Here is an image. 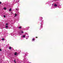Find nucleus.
Wrapping results in <instances>:
<instances>
[{
  "label": "nucleus",
  "mask_w": 63,
  "mask_h": 63,
  "mask_svg": "<svg viewBox=\"0 0 63 63\" xmlns=\"http://www.w3.org/2000/svg\"><path fill=\"white\" fill-rule=\"evenodd\" d=\"M9 49H11L12 48L11 47H10L9 48Z\"/></svg>",
  "instance_id": "423d86ee"
},
{
  "label": "nucleus",
  "mask_w": 63,
  "mask_h": 63,
  "mask_svg": "<svg viewBox=\"0 0 63 63\" xmlns=\"http://www.w3.org/2000/svg\"><path fill=\"white\" fill-rule=\"evenodd\" d=\"M16 54H17V53H16V52H15V55H16Z\"/></svg>",
  "instance_id": "7ed1b4c3"
},
{
  "label": "nucleus",
  "mask_w": 63,
  "mask_h": 63,
  "mask_svg": "<svg viewBox=\"0 0 63 63\" xmlns=\"http://www.w3.org/2000/svg\"><path fill=\"white\" fill-rule=\"evenodd\" d=\"M19 2V1H18V2Z\"/></svg>",
  "instance_id": "5701e85b"
},
{
  "label": "nucleus",
  "mask_w": 63,
  "mask_h": 63,
  "mask_svg": "<svg viewBox=\"0 0 63 63\" xmlns=\"http://www.w3.org/2000/svg\"><path fill=\"white\" fill-rule=\"evenodd\" d=\"M57 5L56 4H55L54 5V7H56Z\"/></svg>",
  "instance_id": "f03ea898"
},
{
  "label": "nucleus",
  "mask_w": 63,
  "mask_h": 63,
  "mask_svg": "<svg viewBox=\"0 0 63 63\" xmlns=\"http://www.w3.org/2000/svg\"><path fill=\"white\" fill-rule=\"evenodd\" d=\"M21 28V27H19V28L20 29V28Z\"/></svg>",
  "instance_id": "f8f14e48"
},
{
  "label": "nucleus",
  "mask_w": 63,
  "mask_h": 63,
  "mask_svg": "<svg viewBox=\"0 0 63 63\" xmlns=\"http://www.w3.org/2000/svg\"><path fill=\"white\" fill-rule=\"evenodd\" d=\"M40 19H43V18L42 17H41L40 18Z\"/></svg>",
  "instance_id": "20e7f679"
},
{
  "label": "nucleus",
  "mask_w": 63,
  "mask_h": 63,
  "mask_svg": "<svg viewBox=\"0 0 63 63\" xmlns=\"http://www.w3.org/2000/svg\"><path fill=\"white\" fill-rule=\"evenodd\" d=\"M8 23H6V25H8Z\"/></svg>",
  "instance_id": "a211bd4d"
},
{
  "label": "nucleus",
  "mask_w": 63,
  "mask_h": 63,
  "mask_svg": "<svg viewBox=\"0 0 63 63\" xmlns=\"http://www.w3.org/2000/svg\"><path fill=\"white\" fill-rule=\"evenodd\" d=\"M38 38L37 37H36V38Z\"/></svg>",
  "instance_id": "aec40b11"
},
{
  "label": "nucleus",
  "mask_w": 63,
  "mask_h": 63,
  "mask_svg": "<svg viewBox=\"0 0 63 63\" xmlns=\"http://www.w3.org/2000/svg\"><path fill=\"white\" fill-rule=\"evenodd\" d=\"M0 51H2V50L1 49H0Z\"/></svg>",
  "instance_id": "6ab92c4d"
},
{
  "label": "nucleus",
  "mask_w": 63,
  "mask_h": 63,
  "mask_svg": "<svg viewBox=\"0 0 63 63\" xmlns=\"http://www.w3.org/2000/svg\"><path fill=\"white\" fill-rule=\"evenodd\" d=\"M15 16H17V15L16 14H15Z\"/></svg>",
  "instance_id": "6e6552de"
},
{
  "label": "nucleus",
  "mask_w": 63,
  "mask_h": 63,
  "mask_svg": "<svg viewBox=\"0 0 63 63\" xmlns=\"http://www.w3.org/2000/svg\"><path fill=\"white\" fill-rule=\"evenodd\" d=\"M26 39H27V38H26Z\"/></svg>",
  "instance_id": "4be33fe9"
},
{
  "label": "nucleus",
  "mask_w": 63,
  "mask_h": 63,
  "mask_svg": "<svg viewBox=\"0 0 63 63\" xmlns=\"http://www.w3.org/2000/svg\"><path fill=\"white\" fill-rule=\"evenodd\" d=\"M32 40H33V41H34V38H33V39H32Z\"/></svg>",
  "instance_id": "dca6fc26"
},
{
  "label": "nucleus",
  "mask_w": 63,
  "mask_h": 63,
  "mask_svg": "<svg viewBox=\"0 0 63 63\" xmlns=\"http://www.w3.org/2000/svg\"><path fill=\"white\" fill-rule=\"evenodd\" d=\"M1 3L2 2H1L0 1V4H1Z\"/></svg>",
  "instance_id": "f3484780"
},
{
  "label": "nucleus",
  "mask_w": 63,
  "mask_h": 63,
  "mask_svg": "<svg viewBox=\"0 0 63 63\" xmlns=\"http://www.w3.org/2000/svg\"><path fill=\"white\" fill-rule=\"evenodd\" d=\"M25 36H26V35H23V37L24 38H25Z\"/></svg>",
  "instance_id": "f257e3e1"
},
{
  "label": "nucleus",
  "mask_w": 63,
  "mask_h": 63,
  "mask_svg": "<svg viewBox=\"0 0 63 63\" xmlns=\"http://www.w3.org/2000/svg\"><path fill=\"white\" fill-rule=\"evenodd\" d=\"M3 17H6V16L5 15H4L3 16Z\"/></svg>",
  "instance_id": "9b49d317"
},
{
  "label": "nucleus",
  "mask_w": 63,
  "mask_h": 63,
  "mask_svg": "<svg viewBox=\"0 0 63 63\" xmlns=\"http://www.w3.org/2000/svg\"><path fill=\"white\" fill-rule=\"evenodd\" d=\"M27 37H29V36H28Z\"/></svg>",
  "instance_id": "412c9836"
},
{
  "label": "nucleus",
  "mask_w": 63,
  "mask_h": 63,
  "mask_svg": "<svg viewBox=\"0 0 63 63\" xmlns=\"http://www.w3.org/2000/svg\"><path fill=\"white\" fill-rule=\"evenodd\" d=\"M2 41H4V39L3 38L2 39Z\"/></svg>",
  "instance_id": "0eeeda50"
},
{
  "label": "nucleus",
  "mask_w": 63,
  "mask_h": 63,
  "mask_svg": "<svg viewBox=\"0 0 63 63\" xmlns=\"http://www.w3.org/2000/svg\"><path fill=\"white\" fill-rule=\"evenodd\" d=\"M14 61L15 63H16V60H14Z\"/></svg>",
  "instance_id": "1a4fd4ad"
},
{
  "label": "nucleus",
  "mask_w": 63,
  "mask_h": 63,
  "mask_svg": "<svg viewBox=\"0 0 63 63\" xmlns=\"http://www.w3.org/2000/svg\"><path fill=\"white\" fill-rule=\"evenodd\" d=\"M8 27V26H6V28H7Z\"/></svg>",
  "instance_id": "39448f33"
},
{
  "label": "nucleus",
  "mask_w": 63,
  "mask_h": 63,
  "mask_svg": "<svg viewBox=\"0 0 63 63\" xmlns=\"http://www.w3.org/2000/svg\"><path fill=\"white\" fill-rule=\"evenodd\" d=\"M9 11H11V9H9Z\"/></svg>",
  "instance_id": "4468645a"
},
{
  "label": "nucleus",
  "mask_w": 63,
  "mask_h": 63,
  "mask_svg": "<svg viewBox=\"0 0 63 63\" xmlns=\"http://www.w3.org/2000/svg\"><path fill=\"white\" fill-rule=\"evenodd\" d=\"M21 33H23V32L22 31H21Z\"/></svg>",
  "instance_id": "ddd939ff"
},
{
  "label": "nucleus",
  "mask_w": 63,
  "mask_h": 63,
  "mask_svg": "<svg viewBox=\"0 0 63 63\" xmlns=\"http://www.w3.org/2000/svg\"><path fill=\"white\" fill-rule=\"evenodd\" d=\"M16 11H17V9L16 8Z\"/></svg>",
  "instance_id": "2eb2a0df"
},
{
  "label": "nucleus",
  "mask_w": 63,
  "mask_h": 63,
  "mask_svg": "<svg viewBox=\"0 0 63 63\" xmlns=\"http://www.w3.org/2000/svg\"><path fill=\"white\" fill-rule=\"evenodd\" d=\"M4 10H6V8H4Z\"/></svg>",
  "instance_id": "9d476101"
}]
</instances>
